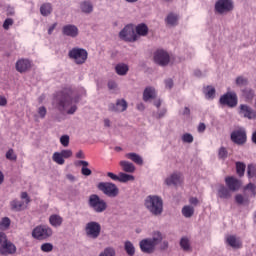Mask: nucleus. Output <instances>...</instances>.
I'll return each instance as SVG.
<instances>
[{"label":"nucleus","instance_id":"13","mask_svg":"<svg viewBox=\"0 0 256 256\" xmlns=\"http://www.w3.org/2000/svg\"><path fill=\"white\" fill-rule=\"evenodd\" d=\"M230 139L236 145H245L247 143V132L243 128L234 130L230 135Z\"/></svg>","mask_w":256,"mask_h":256},{"label":"nucleus","instance_id":"43","mask_svg":"<svg viewBox=\"0 0 256 256\" xmlns=\"http://www.w3.org/2000/svg\"><path fill=\"white\" fill-rule=\"evenodd\" d=\"M180 246L183 248L184 251H189L191 244H189V239L187 237H183L180 240Z\"/></svg>","mask_w":256,"mask_h":256},{"label":"nucleus","instance_id":"50","mask_svg":"<svg viewBox=\"0 0 256 256\" xmlns=\"http://www.w3.org/2000/svg\"><path fill=\"white\" fill-rule=\"evenodd\" d=\"M246 190L250 191L252 193V196L255 197L256 195V187H255V184L253 183H249L246 187H245Z\"/></svg>","mask_w":256,"mask_h":256},{"label":"nucleus","instance_id":"20","mask_svg":"<svg viewBox=\"0 0 256 256\" xmlns=\"http://www.w3.org/2000/svg\"><path fill=\"white\" fill-rule=\"evenodd\" d=\"M225 183L230 191H239L241 188V181L233 176L226 177Z\"/></svg>","mask_w":256,"mask_h":256},{"label":"nucleus","instance_id":"45","mask_svg":"<svg viewBox=\"0 0 256 256\" xmlns=\"http://www.w3.org/2000/svg\"><path fill=\"white\" fill-rule=\"evenodd\" d=\"M6 159L9 161H17V154H15V151L13 149H9L6 153Z\"/></svg>","mask_w":256,"mask_h":256},{"label":"nucleus","instance_id":"52","mask_svg":"<svg viewBox=\"0 0 256 256\" xmlns=\"http://www.w3.org/2000/svg\"><path fill=\"white\" fill-rule=\"evenodd\" d=\"M236 85H247V79H245L244 77L242 76H239L236 78Z\"/></svg>","mask_w":256,"mask_h":256},{"label":"nucleus","instance_id":"46","mask_svg":"<svg viewBox=\"0 0 256 256\" xmlns=\"http://www.w3.org/2000/svg\"><path fill=\"white\" fill-rule=\"evenodd\" d=\"M182 141L183 143H193L194 141L193 135H191L190 133L183 134Z\"/></svg>","mask_w":256,"mask_h":256},{"label":"nucleus","instance_id":"6","mask_svg":"<svg viewBox=\"0 0 256 256\" xmlns=\"http://www.w3.org/2000/svg\"><path fill=\"white\" fill-rule=\"evenodd\" d=\"M88 205L95 213H103L107 211V202L97 194L89 196Z\"/></svg>","mask_w":256,"mask_h":256},{"label":"nucleus","instance_id":"16","mask_svg":"<svg viewBox=\"0 0 256 256\" xmlns=\"http://www.w3.org/2000/svg\"><path fill=\"white\" fill-rule=\"evenodd\" d=\"M120 39L123 41H137V35L133 26L128 25L119 33Z\"/></svg>","mask_w":256,"mask_h":256},{"label":"nucleus","instance_id":"23","mask_svg":"<svg viewBox=\"0 0 256 256\" xmlns=\"http://www.w3.org/2000/svg\"><path fill=\"white\" fill-rule=\"evenodd\" d=\"M79 9L82 13L89 15L93 13V2L90 0H84L79 3Z\"/></svg>","mask_w":256,"mask_h":256},{"label":"nucleus","instance_id":"15","mask_svg":"<svg viewBox=\"0 0 256 256\" xmlns=\"http://www.w3.org/2000/svg\"><path fill=\"white\" fill-rule=\"evenodd\" d=\"M69 157H73V151L64 149L60 152H54L52 155V161L57 165H65V159H69Z\"/></svg>","mask_w":256,"mask_h":256},{"label":"nucleus","instance_id":"18","mask_svg":"<svg viewBox=\"0 0 256 256\" xmlns=\"http://www.w3.org/2000/svg\"><path fill=\"white\" fill-rule=\"evenodd\" d=\"M127 101L125 99H119L116 101V103H110L108 105V110L112 113H123L124 111H127Z\"/></svg>","mask_w":256,"mask_h":256},{"label":"nucleus","instance_id":"58","mask_svg":"<svg viewBox=\"0 0 256 256\" xmlns=\"http://www.w3.org/2000/svg\"><path fill=\"white\" fill-rule=\"evenodd\" d=\"M205 129H207V126L205 125V123H200L198 125L197 131L198 133H205Z\"/></svg>","mask_w":256,"mask_h":256},{"label":"nucleus","instance_id":"40","mask_svg":"<svg viewBox=\"0 0 256 256\" xmlns=\"http://www.w3.org/2000/svg\"><path fill=\"white\" fill-rule=\"evenodd\" d=\"M117 252L113 247H106L102 252H100L99 256H115Z\"/></svg>","mask_w":256,"mask_h":256},{"label":"nucleus","instance_id":"29","mask_svg":"<svg viewBox=\"0 0 256 256\" xmlns=\"http://www.w3.org/2000/svg\"><path fill=\"white\" fill-rule=\"evenodd\" d=\"M49 223L52 227H61L63 225V217L59 216V214H52L49 217Z\"/></svg>","mask_w":256,"mask_h":256},{"label":"nucleus","instance_id":"1","mask_svg":"<svg viewBox=\"0 0 256 256\" xmlns=\"http://www.w3.org/2000/svg\"><path fill=\"white\" fill-rule=\"evenodd\" d=\"M78 102L79 99L73 98V92L71 90H64L56 99V108L64 115H74L77 111Z\"/></svg>","mask_w":256,"mask_h":256},{"label":"nucleus","instance_id":"36","mask_svg":"<svg viewBox=\"0 0 256 256\" xmlns=\"http://www.w3.org/2000/svg\"><path fill=\"white\" fill-rule=\"evenodd\" d=\"M124 249H125L127 255H129V256L135 255V245H133V242L126 241L124 243Z\"/></svg>","mask_w":256,"mask_h":256},{"label":"nucleus","instance_id":"49","mask_svg":"<svg viewBox=\"0 0 256 256\" xmlns=\"http://www.w3.org/2000/svg\"><path fill=\"white\" fill-rule=\"evenodd\" d=\"M37 113L40 119H45V115H47V108H45L44 106H41L38 108Z\"/></svg>","mask_w":256,"mask_h":256},{"label":"nucleus","instance_id":"19","mask_svg":"<svg viewBox=\"0 0 256 256\" xmlns=\"http://www.w3.org/2000/svg\"><path fill=\"white\" fill-rule=\"evenodd\" d=\"M62 33L66 37H71L72 39H75V37L79 36V28L73 24H68L63 26Z\"/></svg>","mask_w":256,"mask_h":256},{"label":"nucleus","instance_id":"5","mask_svg":"<svg viewBox=\"0 0 256 256\" xmlns=\"http://www.w3.org/2000/svg\"><path fill=\"white\" fill-rule=\"evenodd\" d=\"M142 99L144 103H153L157 109L161 106V99H159L155 87L147 86L143 91Z\"/></svg>","mask_w":256,"mask_h":256},{"label":"nucleus","instance_id":"14","mask_svg":"<svg viewBox=\"0 0 256 256\" xmlns=\"http://www.w3.org/2000/svg\"><path fill=\"white\" fill-rule=\"evenodd\" d=\"M233 7V0H218L215 3V11L220 15H223V13H229L230 11H233Z\"/></svg>","mask_w":256,"mask_h":256},{"label":"nucleus","instance_id":"51","mask_svg":"<svg viewBox=\"0 0 256 256\" xmlns=\"http://www.w3.org/2000/svg\"><path fill=\"white\" fill-rule=\"evenodd\" d=\"M13 26V19L11 18H7L4 23H3V27L4 29H9V27H12Z\"/></svg>","mask_w":256,"mask_h":256},{"label":"nucleus","instance_id":"63","mask_svg":"<svg viewBox=\"0 0 256 256\" xmlns=\"http://www.w3.org/2000/svg\"><path fill=\"white\" fill-rule=\"evenodd\" d=\"M7 105V99L3 96H0V107H5Z\"/></svg>","mask_w":256,"mask_h":256},{"label":"nucleus","instance_id":"44","mask_svg":"<svg viewBox=\"0 0 256 256\" xmlns=\"http://www.w3.org/2000/svg\"><path fill=\"white\" fill-rule=\"evenodd\" d=\"M40 249L43 251V253H51V251H53V244L44 243L41 245Z\"/></svg>","mask_w":256,"mask_h":256},{"label":"nucleus","instance_id":"60","mask_svg":"<svg viewBox=\"0 0 256 256\" xmlns=\"http://www.w3.org/2000/svg\"><path fill=\"white\" fill-rule=\"evenodd\" d=\"M56 28H57V23H54L51 26H49L48 35H53V32L55 31Z\"/></svg>","mask_w":256,"mask_h":256},{"label":"nucleus","instance_id":"61","mask_svg":"<svg viewBox=\"0 0 256 256\" xmlns=\"http://www.w3.org/2000/svg\"><path fill=\"white\" fill-rule=\"evenodd\" d=\"M7 15H15V8L8 6L6 9Z\"/></svg>","mask_w":256,"mask_h":256},{"label":"nucleus","instance_id":"55","mask_svg":"<svg viewBox=\"0 0 256 256\" xmlns=\"http://www.w3.org/2000/svg\"><path fill=\"white\" fill-rule=\"evenodd\" d=\"M76 167H89V162L85 160H79L75 162Z\"/></svg>","mask_w":256,"mask_h":256},{"label":"nucleus","instance_id":"10","mask_svg":"<svg viewBox=\"0 0 256 256\" xmlns=\"http://www.w3.org/2000/svg\"><path fill=\"white\" fill-rule=\"evenodd\" d=\"M53 235V229L49 226H37L32 231V237L38 239V241H43L44 239H49Z\"/></svg>","mask_w":256,"mask_h":256},{"label":"nucleus","instance_id":"41","mask_svg":"<svg viewBox=\"0 0 256 256\" xmlns=\"http://www.w3.org/2000/svg\"><path fill=\"white\" fill-rule=\"evenodd\" d=\"M229 156V152L227 151V148L225 147H220L218 150V158L221 159L222 161H225L227 157Z\"/></svg>","mask_w":256,"mask_h":256},{"label":"nucleus","instance_id":"4","mask_svg":"<svg viewBox=\"0 0 256 256\" xmlns=\"http://www.w3.org/2000/svg\"><path fill=\"white\" fill-rule=\"evenodd\" d=\"M20 199H13L10 201V209L15 213H19V211H23L27 209L29 203H31V198H29V194L27 192H22L20 195Z\"/></svg>","mask_w":256,"mask_h":256},{"label":"nucleus","instance_id":"28","mask_svg":"<svg viewBox=\"0 0 256 256\" xmlns=\"http://www.w3.org/2000/svg\"><path fill=\"white\" fill-rule=\"evenodd\" d=\"M53 13V4L46 2L40 6V15L42 17H49Z\"/></svg>","mask_w":256,"mask_h":256},{"label":"nucleus","instance_id":"3","mask_svg":"<svg viewBox=\"0 0 256 256\" xmlns=\"http://www.w3.org/2000/svg\"><path fill=\"white\" fill-rule=\"evenodd\" d=\"M144 207L152 215H161V197L149 195L144 199Z\"/></svg>","mask_w":256,"mask_h":256},{"label":"nucleus","instance_id":"22","mask_svg":"<svg viewBox=\"0 0 256 256\" xmlns=\"http://www.w3.org/2000/svg\"><path fill=\"white\" fill-rule=\"evenodd\" d=\"M31 67V62L29 59H20L16 62V71L18 73H25V71H29Z\"/></svg>","mask_w":256,"mask_h":256},{"label":"nucleus","instance_id":"11","mask_svg":"<svg viewBox=\"0 0 256 256\" xmlns=\"http://www.w3.org/2000/svg\"><path fill=\"white\" fill-rule=\"evenodd\" d=\"M98 189L107 195V197H117L119 195V188L111 182H101L98 184Z\"/></svg>","mask_w":256,"mask_h":256},{"label":"nucleus","instance_id":"2","mask_svg":"<svg viewBox=\"0 0 256 256\" xmlns=\"http://www.w3.org/2000/svg\"><path fill=\"white\" fill-rule=\"evenodd\" d=\"M161 244V232L155 231L151 238L142 239L139 242V247L142 253H155L157 251V246Z\"/></svg>","mask_w":256,"mask_h":256},{"label":"nucleus","instance_id":"53","mask_svg":"<svg viewBox=\"0 0 256 256\" xmlns=\"http://www.w3.org/2000/svg\"><path fill=\"white\" fill-rule=\"evenodd\" d=\"M108 89L110 91H117V82L113 81V80H110L108 82Z\"/></svg>","mask_w":256,"mask_h":256},{"label":"nucleus","instance_id":"12","mask_svg":"<svg viewBox=\"0 0 256 256\" xmlns=\"http://www.w3.org/2000/svg\"><path fill=\"white\" fill-rule=\"evenodd\" d=\"M219 103L220 105H225L230 109L237 107V103H238L237 93L227 92L226 94H223L219 99Z\"/></svg>","mask_w":256,"mask_h":256},{"label":"nucleus","instance_id":"32","mask_svg":"<svg viewBox=\"0 0 256 256\" xmlns=\"http://www.w3.org/2000/svg\"><path fill=\"white\" fill-rule=\"evenodd\" d=\"M147 33H149V28L147 27V25L139 24L136 26L137 39H139V37H145Z\"/></svg>","mask_w":256,"mask_h":256},{"label":"nucleus","instance_id":"7","mask_svg":"<svg viewBox=\"0 0 256 256\" xmlns=\"http://www.w3.org/2000/svg\"><path fill=\"white\" fill-rule=\"evenodd\" d=\"M84 231L88 239H99L101 236V224L97 221H90L86 223Z\"/></svg>","mask_w":256,"mask_h":256},{"label":"nucleus","instance_id":"47","mask_svg":"<svg viewBox=\"0 0 256 256\" xmlns=\"http://www.w3.org/2000/svg\"><path fill=\"white\" fill-rule=\"evenodd\" d=\"M69 141H70L69 135H62L60 137V143L63 147H69Z\"/></svg>","mask_w":256,"mask_h":256},{"label":"nucleus","instance_id":"59","mask_svg":"<svg viewBox=\"0 0 256 256\" xmlns=\"http://www.w3.org/2000/svg\"><path fill=\"white\" fill-rule=\"evenodd\" d=\"M165 87L166 89H171L173 87V79L165 80Z\"/></svg>","mask_w":256,"mask_h":256},{"label":"nucleus","instance_id":"26","mask_svg":"<svg viewBox=\"0 0 256 256\" xmlns=\"http://www.w3.org/2000/svg\"><path fill=\"white\" fill-rule=\"evenodd\" d=\"M119 165L124 173H135L136 167L132 162L122 160L120 161Z\"/></svg>","mask_w":256,"mask_h":256},{"label":"nucleus","instance_id":"27","mask_svg":"<svg viewBox=\"0 0 256 256\" xmlns=\"http://www.w3.org/2000/svg\"><path fill=\"white\" fill-rule=\"evenodd\" d=\"M126 159H129L136 165H143V157L135 152H130L125 154Z\"/></svg>","mask_w":256,"mask_h":256},{"label":"nucleus","instance_id":"48","mask_svg":"<svg viewBox=\"0 0 256 256\" xmlns=\"http://www.w3.org/2000/svg\"><path fill=\"white\" fill-rule=\"evenodd\" d=\"M154 63H156V65H161V50H157L154 53Z\"/></svg>","mask_w":256,"mask_h":256},{"label":"nucleus","instance_id":"37","mask_svg":"<svg viewBox=\"0 0 256 256\" xmlns=\"http://www.w3.org/2000/svg\"><path fill=\"white\" fill-rule=\"evenodd\" d=\"M204 94H205L206 99H215V87L207 86L204 89Z\"/></svg>","mask_w":256,"mask_h":256},{"label":"nucleus","instance_id":"62","mask_svg":"<svg viewBox=\"0 0 256 256\" xmlns=\"http://www.w3.org/2000/svg\"><path fill=\"white\" fill-rule=\"evenodd\" d=\"M189 203H190L191 205H197V204L199 203V199H197L196 197H191V198L189 199Z\"/></svg>","mask_w":256,"mask_h":256},{"label":"nucleus","instance_id":"42","mask_svg":"<svg viewBox=\"0 0 256 256\" xmlns=\"http://www.w3.org/2000/svg\"><path fill=\"white\" fill-rule=\"evenodd\" d=\"M236 173L239 177H243V175H245V164H243V162L236 163Z\"/></svg>","mask_w":256,"mask_h":256},{"label":"nucleus","instance_id":"64","mask_svg":"<svg viewBox=\"0 0 256 256\" xmlns=\"http://www.w3.org/2000/svg\"><path fill=\"white\" fill-rule=\"evenodd\" d=\"M76 158L77 159H85V153H83L82 150L78 151L76 153Z\"/></svg>","mask_w":256,"mask_h":256},{"label":"nucleus","instance_id":"30","mask_svg":"<svg viewBox=\"0 0 256 256\" xmlns=\"http://www.w3.org/2000/svg\"><path fill=\"white\" fill-rule=\"evenodd\" d=\"M217 196L220 199H230L231 198V191L227 187H225L223 185H220L219 188H218Z\"/></svg>","mask_w":256,"mask_h":256},{"label":"nucleus","instance_id":"24","mask_svg":"<svg viewBox=\"0 0 256 256\" xmlns=\"http://www.w3.org/2000/svg\"><path fill=\"white\" fill-rule=\"evenodd\" d=\"M166 25L170 27H177L179 25V14L177 13H169L165 19Z\"/></svg>","mask_w":256,"mask_h":256},{"label":"nucleus","instance_id":"8","mask_svg":"<svg viewBox=\"0 0 256 256\" xmlns=\"http://www.w3.org/2000/svg\"><path fill=\"white\" fill-rule=\"evenodd\" d=\"M16 251L17 247L7 240V235L4 232H0V253L2 255H13Z\"/></svg>","mask_w":256,"mask_h":256},{"label":"nucleus","instance_id":"57","mask_svg":"<svg viewBox=\"0 0 256 256\" xmlns=\"http://www.w3.org/2000/svg\"><path fill=\"white\" fill-rule=\"evenodd\" d=\"M235 201L236 203H238V205H243V201H244L243 195L237 194L235 196Z\"/></svg>","mask_w":256,"mask_h":256},{"label":"nucleus","instance_id":"54","mask_svg":"<svg viewBox=\"0 0 256 256\" xmlns=\"http://www.w3.org/2000/svg\"><path fill=\"white\" fill-rule=\"evenodd\" d=\"M81 173L82 175H84L85 177H89V175H91V169L88 168V166H84L81 169Z\"/></svg>","mask_w":256,"mask_h":256},{"label":"nucleus","instance_id":"39","mask_svg":"<svg viewBox=\"0 0 256 256\" xmlns=\"http://www.w3.org/2000/svg\"><path fill=\"white\" fill-rule=\"evenodd\" d=\"M10 226H11V219H9V217L2 218V220L0 221V229L2 231H7V229H9Z\"/></svg>","mask_w":256,"mask_h":256},{"label":"nucleus","instance_id":"31","mask_svg":"<svg viewBox=\"0 0 256 256\" xmlns=\"http://www.w3.org/2000/svg\"><path fill=\"white\" fill-rule=\"evenodd\" d=\"M242 96L245 98L247 103H251L255 97V91L251 88H245L242 90Z\"/></svg>","mask_w":256,"mask_h":256},{"label":"nucleus","instance_id":"25","mask_svg":"<svg viewBox=\"0 0 256 256\" xmlns=\"http://www.w3.org/2000/svg\"><path fill=\"white\" fill-rule=\"evenodd\" d=\"M226 242L230 247L233 249H241L243 247V242L241 240L233 235H230L226 238Z\"/></svg>","mask_w":256,"mask_h":256},{"label":"nucleus","instance_id":"34","mask_svg":"<svg viewBox=\"0 0 256 256\" xmlns=\"http://www.w3.org/2000/svg\"><path fill=\"white\" fill-rule=\"evenodd\" d=\"M195 214V208H193V206L191 205H186L182 208V215L183 217H185L186 219H190V217L192 215Z\"/></svg>","mask_w":256,"mask_h":256},{"label":"nucleus","instance_id":"35","mask_svg":"<svg viewBox=\"0 0 256 256\" xmlns=\"http://www.w3.org/2000/svg\"><path fill=\"white\" fill-rule=\"evenodd\" d=\"M119 183H127L129 181H135V176L131 174H127L125 172L119 173Z\"/></svg>","mask_w":256,"mask_h":256},{"label":"nucleus","instance_id":"21","mask_svg":"<svg viewBox=\"0 0 256 256\" xmlns=\"http://www.w3.org/2000/svg\"><path fill=\"white\" fill-rule=\"evenodd\" d=\"M166 185H181L183 183V175L181 173H173L165 180Z\"/></svg>","mask_w":256,"mask_h":256},{"label":"nucleus","instance_id":"9","mask_svg":"<svg viewBox=\"0 0 256 256\" xmlns=\"http://www.w3.org/2000/svg\"><path fill=\"white\" fill-rule=\"evenodd\" d=\"M69 58L76 63V65H83L87 61L88 53L83 48H73L68 53Z\"/></svg>","mask_w":256,"mask_h":256},{"label":"nucleus","instance_id":"38","mask_svg":"<svg viewBox=\"0 0 256 256\" xmlns=\"http://www.w3.org/2000/svg\"><path fill=\"white\" fill-rule=\"evenodd\" d=\"M171 61V56H169V53L165 52V50L161 51V66L165 67V65H169V62Z\"/></svg>","mask_w":256,"mask_h":256},{"label":"nucleus","instance_id":"33","mask_svg":"<svg viewBox=\"0 0 256 256\" xmlns=\"http://www.w3.org/2000/svg\"><path fill=\"white\" fill-rule=\"evenodd\" d=\"M115 71L117 75H120V76L127 75L129 71V66L125 63H119L115 66Z\"/></svg>","mask_w":256,"mask_h":256},{"label":"nucleus","instance_id":"56","mask_svg":"<svg viewBox=\"0 0 256 256\" xmlns=\"http://www.w3.org/2000/svg\"><path fill=\"white\" fill-rule=\"evenodd\" d=\"M107 177L112 179V181H119V174L117 175V174H114L112 172H108Z\"/></svg>","mask_w":256,"mask_h":256},{"label":"nucleus","instance_id":"17","mask_svg":"<svg viewBox=\"0 0 256 256\" xmlns=\"http://www.w3.org/2000/svg\"><path fill=\"white\" fill-rule=\"evenodd\" d=\"M238 113L241 117H244V119H256V111L247 104H240Z\"/></svg>","mask_w":256,"mask_h":256}]
</instances>
